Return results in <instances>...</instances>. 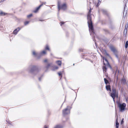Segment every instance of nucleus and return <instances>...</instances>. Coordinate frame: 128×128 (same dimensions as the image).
Listing matches in <instances>:
<instances>
[{
	"label": "nucleus",
	"mask_w": 128,
	"mask_h": 128,
	"mask_svg": "<svg viewBox=\"0 0 128 128\" xmlns=\"http://www.w3.org/2000/svg\"><path fill=\"white\" fill-rule=\"evenodd\" d=\"M92 10V8L91 7H90V9L89 10L87 14L88 23V24L89 30L92 32L94 33V30L91 17L92 14L91 12Z\"/></svg>",
	"instance_id": "1"
},
{
	"label": "nucleus",
	"mask_w": 128,
	"mask_h": 128,
	"mask_svg": "<svg viewBox=\"0 0 128 128\" xmlns=\"http://www.w3.org/2000/svg\"><path fill=\"white\" fill-rule=\"evenodd\" d=\"M57 6L58 11L60 10H66L67 7V4L66 3H64L61 4L60 1H58V2Z\"/></svg>",
	"instance_id": "2"
},
{
	"label": "nucleus",
	"mask_w": 128,
	"mask_h": 128,
	"mask_svg": "<svg viewBox=\"0 0 128 128\" xmlns=\"http://www.w3.org/2000/svg\"><path fill=\"white\" fill-rule=\"evenodd\" d=\"M110 96L112 97L114 102L115 101V97H118V91L116 88L112 87V91L111 92H110Z\"/></svg>",
	"instance_id": "3"
},
{
	"label": "nucleus",
	"mask_w": 128,
	"mask_h": 128,
	"mask_svg": "<svg viewBox=\"0 0 128 128\" xmlns=\"http://www.w3.org/2000/svg\"><path fill=\"white\" fill-rule=\"evenodd\" d=\"M71 108L70 106H67L66 108L62 110V113L64 116L70 113Z\"/></svg>",
	"instance_id": "4"
},
{
	"label": "nucleus",
	"mask_w": 128,
	"mask_h": 128,
	"mask_svg": "<svg viewBox=\"0 0 128 128\" xmlns=\"http://www.w3.org/2000/svg\"><path fill=\"white\" fill-rule=\"evenodd\" d=\"M118 106L120 110V111H123L125 109L126 104L124 103L121 104L120 103H118Z\"/></svg>",
	"instance_id": "5"
},
{
	"label": "nucleus",
	"mask_w": 128,
	"mask_h": 128,
	"mask_svg": "<svg viewBox=\"0 0 128 128\" xmlns=\"http://www.w3.org/2000/svg\"><path fill=\"white\" fill-rule=\"evenodd\" d=\"M109 48L115 54H117L118 51L116 48L113 45H111L110 46Z\"/></svg>",
	"instance_id": "6"
},
{
	"label": "nucleus",
	"mask_w": 128,
	"mask_h": 128,
	"mask_svg": "<svg viewBox=\"0 0 128 128\" xmlns=\"http://www.w3.org/2000/svg\"><path fill=\"white\" fill-rule=\"evenodd\" d=\"M109 48L115 54H117L118 51L116 48L113 45H111L110 46Z\"/></svg>",
	"instance_id": "7"
},
{
	"label": "nucleus",
	"mask_w": 128,
	"mask_h": 128,
	"mask_svg": "<svg viewBox=\"0 0 128 128\" xmlns=\"http://www.w3.org/2000/svg\"><path fill=\"white\" fill-rule=\"evenodd\" d=\"M43 4H43L42 3V4H40V5L38 7L36 8L33 11V12L35 13H36L37 12H38V10L43 5Z\"/></svg>",
	"instance_id": "8"
},
{
	"label": "nucleus",
	"mask_w": 128,
	"mask_h": 128,
	"mask_svg": "<svg viewBox=\"0 0 128 128\" xmlns=\"http://www.w3.org/2000/svg\"><path fill=\"white\" fill-rule=\"evenodd\" d=\"M20 29V28L19 27L18 28L13 31V34L15 35H16Z\"/></svg>",
	"instance_id": "9"
},
{
	"label": "nucleus",
	"mask_w": 128,
	"mask_h": 128,
	"mask_svg": "<svg viewBox=\"0 0 128 128\" xmlns=\"http://www.w3.org/2000/svg\"><path fill=\"white\" fill-rule=\"evenodd\" d=\"M102 11L103 14L106 15L107 16H108L109 15V14L108 13V12L106 10H104V9L102 10Z\"/></svg>",
	"instance_id": "10"
},
{
	"label": "nucleus",
	"mask_w": 128,
	"mask_h": 128,
	"mask_svg": "<svg viewBox=\"0 0 128 128\" xmlns=\"http://www.w3.org/2000/svg\"><path fill=\"white\" fill-rule=\"evenodd\" d=\"M106 88L107 91H109L110 92L111 91L110 86V85H106Z\"/></svg>",
	"instance_id": "11"
},
{
	"label": "nucleus",
	"mask_w": 128,
	"mask_h": 128,
	"mask_svg": "<svg viewBox=\"0 0 128 128\" xmlns=\"http://www.w3.org/2000/svg\"><path fill=\"white\" fill-rule=\"evenodd\" d=\"M118 118L117 117L116 119V128H118L119 126V123L118 122Z\"/></svg>",
	"instance_id": "12"
},
{
	"label": "nucleus",
	"mask_w": 128,
	"mask_h": 128,
	"mask_svg": "<svg viewBox=\"0 0 128 128\" xmlns=\"http://www.w3.org/2000/svg\"><path fill=\"white\" fill-rule=\"evenodd\" d=\"M104 66H103L102 68V69L104 72H106V68L105 66L106 64L104 62Z\"/></svg>",
	"instance_id": "13"
},
{
	"label": "nucleus",
	"mask_w": 128,
	"mask_h": 128,
	"mask_svg": "<svg viewBox=\"0 0 128 128\" xmlns=\"http://www.w3.org/2000/svg\"><path fill=\"white\" fill-rule=\"evenodd\" d=\"M7 14V13L4 12L2 11H1L0 12V16H4Z\"/></svg>",
	"instance_id": "14"
},
{
	"label": "nucleus",
	"mask_w": 128,
	"mask_h": 128,
	"mask_svg": "<svg viewBox=\"0 0 128 128\" xmlns=\"http://www.w3.org/2000/svg\"><path fill=\"white\" fill-rule=\"evenodd\" d=\"M63 126H62L58 124L56 125V126H55L54 128H62Z\"/></svg>",
	"instance_id": "15"
},
{
	"label": "nucleus",
	"mask_w": 128,
	"mask_h": 128,
	"mask_svg": "<svg viewBox=\"0 0 128 128\" xmlns=\"http://www.w3.org/2000/svg\"><path fill=\"white\" fill-rule=\"evenodd\" d=\"M56 63L58 66H60L61 65L62 62L60 60L57 61L56 62Z\"/></svg>",
	"instance_id": "16"
},
{
	"label": "nucleus",
	"mask_w": 128,
	"mask_h": 128,
	"mask_svg": "<svg viewBox=\"0 0 128 128\" xmlns=\"http://www.w3.org/2000/svg\"><path fill=\"white\" fill-rule=\"evenodd\" d=\"M104 80L105 83L107 85L108 84H110V83L107 80L106 78H104Z\"/></svg>",
	"instance_id": "17"
},
{
	"label": "nucleus",
	"mask_w": 128,
	"mask_h": 128,
	"mask_svg": "<svg viewBox=\"0 0 128 128\" xmlns=\"http://www.w3.org/2000/svg\"><path fill=\"white\" fill-rule=\"evenodd\" d=\"M46 54V51L45 50H43L40 53V55L41 56L43 54Z\"/></svg>",
	"instance_id": "18"
},
{
	"label": "nucleus",
	"mask_w": 128,
	"mask_h": 128,
	"mask_svg": "<svg viewBox=\"0 0 128 128\" xmlns=\"http://www.w3.org/2000/svg\"><path fill=\"white\" fill-rule=\"evenodd\" d=\"M45 48L46 50H48L49 51H50L49 47L48 45H46V46Z\"/></svg>",
	"instance_id": "19"
},
{
	"label": "nucleus",
	"mask_w": 128,
	"mask_h": 128,
	"mask_svg": "<svg viewBox=\"0 0 128 128\" xmlns=\"http://www.w3.org/2000/svg\"><path fill=\"white\" fill-rule=\"evenodd\" d=\"M128 27V24L126 23V24L125 27V29L124 30V32L125 30L126 32L127 28Z\"/></svg>",
	"instance_id": "20"
},
{
	"label": "nucleus",
	"mask_w": 128,
	"mask_h": 128,
	"mask_svg": "<svg viewBox=\"0 0 128 128\" xmlns=\"http://www.w3.org/2000/svg\"><path fill=\"white\" fill-rule=\"evenodd\" d=\"M104 60L107 62V65H108L109 66H110V65L107 59L106 58H104Z\"/></svg>",
	"instance_id": "21"
},
{
	"label": "nucleus",
	"mask_w": 128,
	"mask_h": 128,
	"mask_svg": "<svg viewBox=\"0 0 128 128\" xmlns=\"http://www.w3.org/2000/svg\"><path fill=\"white\" fill-rule=\"evenodd\" d=\"M128 41H126V44H125V48H128Z\"/></svg>",
	"instance_id": "22"
},
{
	"label": "nucleus",
	"mask_w": 128,
	"mask_h": 128,
	"mask_svg": "<svg viewBox=\"0 0 128 128\" xmlns=\"http://www.w3.org/2000/svg\"><path fill=\"white\" fill-rule=\"evenodd\" d=\"M104 30L107 34H109L110 33L108 30L104 29Z\"/></svg>",
	"instance_id": "23"
},
{
	"label": "nucleus",
	"mask_w": 128,
	"mask_h": 128,
	"mask_svg": "<svg viewBox=\"0 0 128 128\" xmlns=\"http://www.w3.org/2000/svg\"><path fill=\"white\" fill-rule=\"evenodd\" d=\"M100 0H98V1L97 3V4L96 5V7H98L100 4Z\"/></svg>",
	"instance_id": "24"
},
{
	"label": "nucleus",
	"mask_w": 128,
	"mask_h": 128,
	"mask_svg": "<svg viewBox=\"0 0 128 128\" xmlns=\"http://www.w3.org/2000/svg\"><path fill=\"white\" fill-rule=\"evenodd\" d=\"M29 22L28 21H26L25 22H24V25H27V24H28L29 23Z\"/></svg>",
	"instance_id": "25"
},
{
	"label": "nucleus",
	"mask_w": 128,
	"mask_h": 128,
	"mask_svg": "<svg viewBox=\"0 0 128 128\" xmlns=\"http://www.w3.org/2000/svg\"><path fill=\"white\" fill-rule=\"evenodd\" d=\"M6 121L8 124H12V122H11L9 120H6Z\"/></svg>",
	"instance_id": "26"
},
{
	"label": "nucleus",
	"mask_w": 128,
	"mask_h": 128,
	"mask_svg": "<svg viewBox=\"0 0 128 128\" xmlns=\"http://www.w3.org/2000/svg\"><path fill=\"white\" fill-rule=\"evenodd\" d=\"M32 54L34 56H36L37 55V53L36 52L34 51L32 52Z\"/></svg>",
	"instance_id": "27"
},
{
	"label": "nucleus",
	"mask_w": 128,
	"mask_h": 128,
	"mask_svg": "<svg viewBox=\"0 0 128 128\" xmlns=\"http://www.w3.org/2000/svg\"><path fill=\"white\" fill-rule=\"evenodd\" d=\"M32 14H31L29 15H28L27 16V17L28 18H30L31 17H32Z\"/></svg>",
	"instance_id": "28"
},
{
	"label": "nucleus",
	"mask_w": 128,
	"mask_h": 128,
	"mask_svg": "<svg viewBox=\"0 0 128 128\" xmlns=\"http://www.w3.org/2000/svg\"><path fill=\"white\" fill-rule=\"evenodd\" d=\"M64 22H60V24L61 26H62V25H63L64 24Z\"/></svg>",
	"instance_id": "29"
},
{
	"label": "nucleus",
	"mask_w": 128,
	"mask_h": 128,
	"mask_svg": "<svg viewBox=\"0 0 128 128\" xmlns=\"http://www.w3.org/2000/svg\"><path fill=\"white\" fill-rule=\"evenodd\" d=\"M36 66H34L33 67V69L35 70H36Z\"/></svg>",
	"instance_id": "30"
},
{
	"label": "nucleus",
	"mask_w": 128,
	"mask_h": 128,
	"mask_svg": "<svg viewBox=\"0 0 128 128\" xmlns=\"http://www.w3.org/2000/svg\"><path fill=\"white\" fill-rule=\"evenodd\" d=\"M6 0H1L0 1V3L2 2H3L5 1Z\"/></svg>",
	"instance_id": "31"
},
{
	"label": "nucleus",
	"mask_w": 128,
	"mask_h": 128,
	"mask_svg": "<svg viewBox=\"0 0 128 128\" xmlns=\"http://www.w3.org/2000/svg\"><path fill=\"white\" fill-rule=\"evenodd\" d=\"M106 55L108 56V57H110V55L108 54V53H106Z\"/></svg>",
	"instance_id": "32"
},
{
	"label": "nucleus",
	"mask_w": 128,
	"mask_h": 128,
	"mask_svg": "<svg viewBox=\"0 0 128 128\" xmlns=\"http://www.w3.org/2000/svg\"><path fill=\"white\" fill-rule=\"evenodd\" d=\"M51 64H48L47 68H48L50 65Z\"/></svg>",
	"instance_id": "33"
},
{
	"label": "nucleus",
	"mask_w": 128,
	"mask_h": 128,
	"mask_svg": "<svg viewBox=\"0 0 128 128\" xmlns=\"http://www.w3.org/2000/svg\"><path fill=\"white\" fill-rule=\"evenodd\" d=\"M58 75L60 76L62 75V74L60 72H58Z\"/></svg>",
	"instance_id": "34"
},
{
	"label": "nucleus",
	"mask_w": 128,
	"mask_h": 128,
	"mask_svg": "<svg viewBox=\"0 0 128 128\" xmlns=\"http://www.w3.org/2000/svg\"><path fill=\"white\" fill-rule=\"evenodd\" d=\"M123 120H124V119L123 118L122 119V120H121V124H122V123H123L124 122V121H123Z\"/></svg>",
	"instance_id": "35"
},
{
	"label": "nucleus",
	"mask_w": 128,
	"mask_h": 128,
	"mask_svg": "<svg viewBox=\"0 0 128 128\" xmlns=\"http://www.w3.org/2000/svg\"><path fill=\"white\" fill-rule=\"evenodd\" d=\"M48 127L46 126H45L44 128H48Z\"/></svg>",
	"instance_id": "36"
},
{
	"label": "nucleus",
	"mask_w": 128,
	"mask_h": 128,
	"mask_svg": "<svg viewBox=\"0 0 128 128\" xmlns=\"http://www.w3.org/2000/svg\"><path fill=\"white\" fill-rule=\"evenodd\" d=\"M44 62H47V60H46H46H44Z\"/></svg>",
	"instance_id": "37"
},
{
	"label": "nucleus",
	"mask_w": 128,
	"mask_h": 128,
	"mask_svg": "<svg viewBox=\"0 0 128 128\" xmlns=\"http://www.w3.org/2000/svg\"><path fill=\"white\" fill-rule=\"evenodd\" d=\"M58 67L57 66H56L55 67V68L56 69H58Z\"/></svg>",
	"instance_id": "38"
},
{
	"label": "nucleus",
	"mask_w": 128,
	"mask_h": 128,
	"mask_svg": "<svg viewBox=\"0 0 128 128\" xmlns=\"http://www.w3.org/2000/svg\"><path fill=\"white\" fill-rule=\"evenodd\" d=\"M43 20H40V21H43Z\"/></svg>",
	"instance_id": "39"
},
{
	"label": "nucleus",
	"mask_w": 128,
	"mask_h": 128,
	"mask_svg": "<svg viewBox=\"0 0 128 128\" xmlns=\"http://www.w3.org/2000/svg\"><path fill=\"white\" fill-rule=\"evenodd\" d=\"M91 62H92V61H91Z\"/></svg>",
	"instance_id": "40"
},
{
	"label": "nucleus",
	"mask_w": 128,
	"mask_h": 128,
	"mask_svg": "<svg viewBox=\"0 0 128 128\" xmlns=\"http://www.w3.org/2000/svg\"><path fill=\"white\" fill-rule=\"evenodd\" d=\"M125 0H124V2L125 1Z\"/></svg>",
	"instance_id": "41"
}]
</instances>
